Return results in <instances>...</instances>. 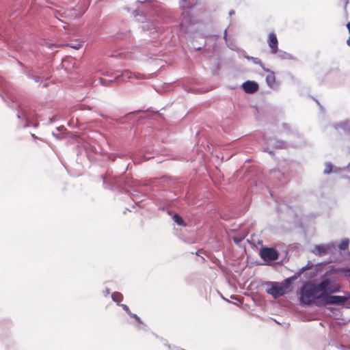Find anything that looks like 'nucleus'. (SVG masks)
<instances>
[{
  "mask_svg": "<svg viewBox=\"0 0 350 350\" xmlns=\"http://www.w3.org/2000/svg\"><path fill=\"white\" fill-rule=\"evenodd\" d=\"M148 25H146L144 26H143V28L145 29L146 27V26H148Z\"/></svg>",
  "mask_w": 350,
  "mask_h": 350,
  "instance_id": "obj_25",
  "label": "nucleus"
},
{
  "mask_svg": "<svg viewBox=\"0 0 350 350\" xmlns=\"http://www.w3.org/2000/svg\"><path fill=\"white\" fill-rule=\"evenodd\" d=\"M349 239H344L341 241V243L338 245V248L340 250H345L349 245Z\"/></svg>",
  "mask_w": 350,
  "mask_h": 350,
  "instance_id": "obj_12",
  "label": "nucleus"
},
{
  "mask_svg": "<svg viewBox=\"0 0 350 350\" xmlns=\"http://www.w3.org/2000/svg\"><path fill=\"white\" fill-rule=\"evenodd\" d=\"M100 83H101L102 84L105 85V81L104 79H101V78H100Z\"/></svg>",
  "mask_w": 350,
  "mask_h": 350,
  "instance_id": "obj_22",
  "label": "nucleus"
},
{
  "mask_svg": "<svg viewBox=\"0 0 350 350\" xmlns=\"http://www.w3.org/2000/svg\"><path fill=\"white\" fill-rule=\"evenodd\" d=\"M340 288V284L332 279H325L317 284L307 282L300 289L299 299L304 304L319 305L322 304L325 293H338Z\"/></svg>",
  "mask_w": 350,
  "mask_h": 350,
  "instance_id": "obj_1",
  "label": "nucleus"
},
{
  "mask_svg": "<svg viewBox=\"0 0 350 350\" xmlns=\"http://www.w3.org/2000/svg\"><path fill=\"white\" fill-rule=\"evenodd\" d=\"M269 46L273 53H275L278 51V40L275 34L270 33L269 36Z\"/></svg>",
  "mask_w": 350,
  "mask_h": 350,
  "instance_id": "obj_8",
  "label": "nucleus"
},
{
  "mask_svg": "<svg viewBox=\"0 0 350 350\" xmlns=\"http://www.w3.org/2000/svg\"><path fill=\"white\" fill-rule=\"evenodd\" d=\"M264 70L269 72L266 77V82L269 86L272 87L275 81V75L273 72L270 71L269 69L264 68Z\"/></svg>",
  "mask_w": 350,
  "mask_h": 350,
  "instance_id": "obj_9",
  "label": "nucleus"
},
{
  "mask_svg": "<svg viewBox=\"0 0 350 350\" xmlns=\"http://www.w3.org/2000/svg\"><path fill=\"white\" fill-rule=\"evenodd\" d=\"M334 247L332 244L327 245H317L314 247L312 252L319 256H323L328 254Z\"/></svg>",
  "mask_w": 350,
  "mask_h": 350,
  "instance_id": "obj_5",
  "label": "nucleus"
},
{
  "mask_svg": "<svg viewBox=\"0 0 350 350\" xmlns=\"http://www.w3.org/2000/svg\"><path fill=\"white\" fill-rule=\"evenodd\" d=\"M174 221L178 224V225H183V219L178 215H174L173 217Z\"/></svg>",
  "mask_w": 350,
  "mask_h": 350,
  "instance_id": "obj_14",
  "label": "nucleus"
},
{
  "mask_svg": "<svg viewBox=\"0 0 350 350\" xmlns=\"http://www.w3.org/2000/svg\"><path fill=\"white\" fill-rule=\"evenodd\" d=\"M111 297L114 301L120 302L122 300V295L120 293H113Z\"/></svg>",
  "mask_w": 350,
  "mask_h": 350,
  "instance_id": "obj_11",
  "label": "nucleus"
},
{
  "mask_svg": "<svg viewBox=\"0 0 350 350\" xmlns=\"http://www.w3.org/2000/svg\"><path fill=\"white\" fill-rule=\"evenodd\" d=\"M347 44L348 46H350V38H349L347 40Z\"/></svg>",
  "mask_w": 350,
  "mask_h": 350,
  "instance_id": "obj_23",
  "label": "nucleus"
},
{
  "mask_svg": "<svg viewBox=\"0 0 350 350\" xmlns=\"http://www.w3.org/2000/svg\"><path fill=\"white\" fill-rule=\"evenodd\" d=\"M332 170V165L331 163H327L326 165H325V168L324 170V173L325 174H329L331 172Z\"/></svg>",
  "mask_w": 350,
  "mask_h": 350,
  "instance_id": "obj_15",
  "label": "nucleus"
},
{
  "mask_svg": "<svg viewBox=\"0 0 350 350\" xmlns=\"http://www.w3.org/2000/svg\"><path fill=\"white\" fill-rule=\"evenodd\" d=\"M70 12V16H73L74 18H79L81 16V15L77 14L75 10H71Z\"/></svg>",
  "mask_w": 350,
  "mask_h": 350,
  "instance_id": "obj_17",
  "label": "nucleus"
},
{
  "mask_svg": "<svg viewBox=\"0 0 350 350\" xmlns=\"http://www.w3.org/2000/svg\"><path fill=\"white\" fill-rule=\"evenodd\" d=\"M234 14V12H233V11H232V12H230V15H232V14Z\"/></svg>",
  "mask_w": 350,
  "mask_h": 350,
  "instance_id": "obj_24",
  "label": "nucleus"
},
{
  "mask_svg": "<svg viewBox=\"0 0 350 350\" xmlns=\"http://www.w3.org/2000/svg\"><path fill=\"white\" fill-rule=\"evenodd\" d=\"M248 59H253L255 64H260V65L262 66V68L263 69L265 68L263 67V66H262V63H261V61H260L259 59H258V58H254V57H248Z\"/></svg>",
  "mask_w": 350,
  "mask_h": 350,
  "instance_id": "obj_16",
  "label": "nucleus"
},
{
  "mask_svg": "<svg viewBox=\"0 0 350 350\" xmlns=\"http://www.w3.org/2000/svg\"><path fill=\"white\" fill-rule=\"evenodd\" d=\"M129 314L131 315V317H133V318H135L139 323H141L140 319L135 314H133L130 312V314Z\"/></svg>",
  "mask_w": 350,
  "mask_h": 350,
  "instance_id": "obj_21",
  "label": "nucleus"
},
{
  "mask_svg": "<svg viewBox=\"0 0 350 350\" xmlns=\"http://www.w3.org/2000/svg\"><path fill=\"white\" fill-rule=\"evenodd\" d=\"M120 77H123L124 79H133V78H135L136 79H142L144 78L143 75H141L139 73L132 72L130 70L124 71L121 75H118L116 77V79H118Z\"/></svg>",
  "mask_w": 350,
  "mask_h": 350,
  "instance_id": "obj_7",
  "label": "nucleus"
},
{
  "mask_svg": "<svg viewBox=\"0 0 350 350\" xmlns=\"http://www.w3.org/2000/svg\"><path fill=\"white\" fill-rule=\"evenodd\" d=\"M70 46L75 49H79L81 46V42H77L75 44L70 45Z\"/></svg>",
  "mask_w": 350,
  "mask_h": 350,
  "instance_id": "obj_18",
  "label": "nucleus"
},
{
  "mask_svg": "<svg viewBox=\"0 0 350 350\" xmlns=\"http://www.w3.org/2000/svg\"><path fill=\"white\" fill-rule=\"evenodd\" d=\"M333 293H325L321 305H345L350 308V296L330 295Z\"/></svg>",
  "mask_w": 350,
  "mask_h": 350,
  "instance_id": "obj_3",
  "label": "nucleus"
},
{
  "mask_svg": "<svg viewBox=\"0 0 350 350\" xmlns=\"http://www.w3.org/2000/svg\"><path fill=\"white\" fill-rule=\"evenodd\" d=\"M121 306L122 307V308L128 313V314H130V310L129 308V307L125 305V304H122Z\"/></svg>",
  "mask_w": 350,
  "mask_h": 350,
  "instance_id": "obj_19",
  "label": "nucleus"
},
{
  "mask_svg": "<svg viewBox=\"0 0 350 350\" xmlns=\"http://www.w3.org/2000/svg\"><path fill=\"white\" fill-rule=\"evenodd\" d=\"M129 314L131 315V317H133V318H135L139 323H141L140 319L135 314H133L130 312V314Z\"/></svg>",
  "mask_w": 350,
  "mask_h": 350,
  "instance_id": "obj_20",
  "label": "nucleus"
},
{
  "mask_svg": "<svg viewBox=\"0 0 350 350\" xmlns=\"http://www.w3.org/2000/svg\"><path fill=\"white\" fill-rule=\"evenodd\" d=\"M260 257L265 261L275 260L278 258V252L273 248L265 247L260 252Z\"/></svg>",
  "mask_w": 350,
  "mask_h": 350,
  "instance_id": "obj_4",
  "label": "nucleus"
},
{
  "mask_svg": "<svg viewBox=\"0 0 350 350\" xmlns=\"http://www.w3.org/2000/svg\"><path fill=\"white\" fill-rule=\"evenodd\" d=\"M266 292L271 295L274 298H278L284 295L289 286L288 280L286 283H279L276 282H269L266 283Z\"/></svg>",
  "mask_w": 350,
  "mask_h": 350,
  "instance_id": "obj_2",
  "label": "nucleus"
},
{
  "mask_svg": "<svg viewBox=\"0 0 350 350\" xmlns=\"http://www.w3.org/2000/svg\"><path fill=\"white\" fill-rule=\"evenodd\" d=\"M348 272H349V275H350V269L348 270Z\"/></svg>",
  "mask_w": 350,
  "mask_h": 350,
  "instance_id": "obj_26",
  "label": "nucleus"
},
{
  "mask_svg": "<svg viewBox=\"0 0 350 350\" xmlns=\"http://www.w3.org/2000/svg\"><path fill=\"white\" fill-rule=\"evenodd\" d=\"M242 88L246 93L252 94L258 90V85L254 81H247L243 83Z\"/></svg>",
  "mask_w": 350,
  "mask_h": 350,
  "instance_id": "obj_6",
  "label": "nucleus"
},
{
  "mask_svg": "<svg viewBox=\"0 0 350 350\" xmlns=\"http://www.w3.org/2000/svg\"><path fill=\"white\" fill-rule=\"evenodd\" d=\"M310 264L308 263L307 265V266L306 267H303L301 269L302 271H304L306 269H312V270H314L316 271V273L314 272H312V274L310 275V277H314L317 275V273L318 271H321V269H322V267H323V265L321 264H319V265H316L314 267H313L312 265L310 266L309 265Z\"/></svg>",
  "mask_w": 350,
  "mask_h": 350,
  "instance_id": "obj_10",
  "label": "nucleus"
},
{
  "mask_svg": "<svg viewBox=\"0 0 350 350\" xmlns=\"http://www.w3.org/2000/svg\"><path fill=\"white\" fill-rule=\"evenodd\" d=\"M340 127L342 128L344 130L350 132V122H345L340 124Z\"/></svg>",
  "mask_w": 350,
  "mask_h": 350,
  "instance_id": "obj_13",
  "label": "nucleus"
}]
</instances>
